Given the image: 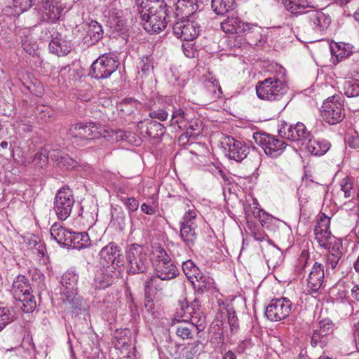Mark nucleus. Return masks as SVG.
I'll list each match as a JSON object with an SVG mask.
<instances>
[{
	"label": "nucleus",
	"instance_id": "obj_33",
	"mask_svg": "<svg viewBox=\"0 0 359 359\" xmlns=\"http://www.w3.org/2000/svg\"><path fill=\"white\" fill-rule=\"evenodd\" d=\"M191 116L187 110L181 107H173L170 120V125H177L182 129L187 127V123L189 121Z\"/></svg>",
	"mask_w": 359,
	"mask_h": 359
},
{
	"label": "nucleus",
	"instance_id": "obj_64",
	"mask_svg": "<svg viewBox=\"0 0 359 359\" xmlns=\"http://www.w3.org/2000/svg\"><path fill=\"white\" fill-rule=\"evenodd\" d=\"M60 167H65L67 169L72 168L75 165V161L68 155L65 154L60 156V159L57 164Z\"/></svg>",
	"mask_w": 359,
	"mask_h": 359
},
{
	"label": "nucleus",
	"instance_id": "obj_36",
	"mask_svg": "<svg viewBox=\"0 0 359 359\" xmlns=\"http://www.w3.org/2000/svg\"><path fill=\"white\" fill-rule=\"evenodd\" d=\"M254 205L255 206L252 210L254 217L259 220L262 227L269 229L276 219L262 209L257 208L258 203L257 201H254Z\"/></svg>",
	"mask_w": 359,
	"mask_h": 359
},
{
	"label": "nucleus",
	"instance_id": "obj_21",
	"mask_svg": "<svg viewBox=\"0 0 359 359\" xmlns=\"http://www.w3.org/2000/svg\"><path fill=\"white\" fill-rule=\"evenodd\" d=\"M215 319L217 322V325L222 326V328L226 327L228 325L232 332H236L238 327V319L236 312L232 306H227L217 313Z\"/></svg>",
	"mask_w": 359,
	"mask_h": 359
},
{
	"label": "nucleus",
	"instance_id": "obj_22",
	"mask_svg": "<svg viewBox=\"0 0 359 359\" xmlns=\"http://www.w3.org/2000/svg\"><path fill=\"white\" fill-rule=\"evenodd\" d=\"M176 0H173L175 2ZM199 0H177L175 18L177 20L189 18L199 8Z\"/></svg>",
	"mask_w": 359,
	"mask_h": 359
},
{
	"label": "nucleus",
	"instance_id": "obj_62",
	"mask_svg": "<svg viewBox=\"0 0 359 359\" xmlns=\"http://www.w3.org/2000/svg\"><path fill=\"white\" fill-rule=\"evenodd\" d=\"M13 6L18 8L19 11L25 12L32 7L33 0H12Z\"/></svg>",
	"mask_w": 359,
	"mask_h": 359
},
{
	"label": "nucleus",
	"instance_id": "obj_61",
	"mask_svg": "<svg viewBox=\"0 0 359 359\" xmlns=\"http://www.w3.org/2000/svg\"><path fill=\"white\" fill-rule=\"evenodd\" d=\"M138 68L140 69L143 74H149L153 68L151 59L147 56L143 57L138 65Z\"/></svg>",
	"mask_w": 359,
	"mask_h": 359
},
{
	"label": "nucleus",
	"instance_id": "obj_41",
	"mask_svg": "<svg viewBox=\"0 0 359 359\" xmlns=\"http://www.w3.org/2000/svg\"><path fill=\"white\" fill-rule=\"evenodd\" d=\"M234 0H212L211 6L217 15H223L233 9Z\"/></svg>",
	"mask_w": 359,
	"mask_h": 359
},
{
	"label": "nucleus",
	"instance_id": "obj_5",
	"mask_svg": "<svg viewBox=\"0 0 359 359\" xmlns=\"http://www.w3.org/2000/svg\"><path fill=\"white\" fill-rule=\"evenodd\" d=\"M154 255V274L161 280H170L180 274L177 266L164 248L161 246L157 247Z\"/></svg>",
	"mask_w": 359,
	"mask_h": 359
},
{
	"label": "nucleus",
	"instance_id": "obj_15",
	"mask_svg": "<svg viewBox=\"0 0 359 359\" xmlns=\"http://www.w3.org/2000/svg\"><path fill=\"white\" fill-rule=\"evenodd\" d=\"M278 133L282 138L292 142H304L311 136L305 125L301 122L292 125L281 121L278 124Z\"/></svg>",
	"mask_w": 359,
	"mask_h": 359
},
{
	"label": "nucleus",
	"instance_id": "obj_56",
	"mask_svg": "<svg viewBox=\"0 0 359 359\" xmlns=\"http://www.w3.org/2000/svg\"><path fill=\"white\" fill-rule=\"evenodd\" d=\"M319 329L318 330L322 333H325L326 335H328L330 338L332 339V327L333 323L332 321L328 318H325L319 323Z\"/></svg>",
	"mask_w": 359,
	"mask_h": 359
},
{
	"label": "nucleus",
	"instance_id": "obj_37",
	"mask_svg": "<svg viewBox=\"0 0 359 359\" xmlns=\"http://www.w3.org/2000/svg\"><path fill=\"white\" fill-rule=\"evenodd\" d=\"M180 236L184 244L189 248L194 245L197 239L195 227L180 225Z\"/></svg>",
	"mask_w": 359,
	"mask_h": 359
},
{
	"label": "nucleus",
	"instance_id": "obj_45",
	"mask_svg": "<svg viewBox=\"0 0 359 359\" xmlns=\"http://www.w3.org/2000/svg\"><path fill=\"white\" fill-rule=\"evenodd\" d=\"M78 275L74 271H67L61 277V288H77Z\"/></svg>",
	"mask_w": 359,
	"mask_h": 359
},
{
	"label": "nucleus",
	"instance_id": "obj_12",
	"mask_svg": "<svg viewBox=\"0 0 359 359\" xmlns=\"http://www.w3.org/2000/svg\"><path fill=\"white\" fill-rule=\"evenodd\" d=\"M306 15L307 32L316 36H322L329 28L332 18L329 14L321 10H309L304 11Z\"/></svg>",
	"mask_w": 359,
	"mask_h": 359
},
{
	"label": "nucleus",
	"instance_id": "obj_20",
	"mask_svg": "<svg viewBox=\"0 0 359 359\" xmlns=\"http://www.w3.org/2000/svg\"><path fill=\"white\" fill-rule=\"evenodd\" d=\"M325 272L322 264L315 262L307 278V290L310 294H314L324 286Z\"/></svg>",
	"mask_w": 359,
	"mask_h": 359
},
{
	"label": "nucleus",
	"instance_id": "obj_25",
	"mask_svg": "<svg viewBox=\"0 0 359 359\" xmlns=\"http://www.w3.org/2000/svg\"><path fill=\"white\" fill-rule=\"evenodd\" d=\"M42 19L46 22H55L60 19L63 8L54 0H46L42 4Z\"/></svg>",
	"mask_w": 359,
	"mask_h": 359
},
{
	"label": "nucleus",
	"instance_id": "obj_8",
	"mask_svg": "<svg viewBox=\"0 0 359 359\" xmlns=\"http://www.w3.org/2000/svg\"><path fill=\"white\" fill-rule=\"evenodd\" d=\"M100 263L102 266L121 273L124 261L121 248L114 242H110L99 252Z\"/></svg>",
	"mask_w": 359,
	"mask_h": 359
},
{
	"label": "nucleus",
	"instance_id": "obj_58",
	"mask_svg": "<svg viewBox=\"0 0 359 359\" xmlns=\"http://www.w3.org/2000/svg\"><path fill=\"white\" fill-rule=\"evenodd\" d=\"M150 119H158L161 121H164L168 118V113L163 108H158L157 109L151 110L149 113Z\"/></svg>",
	"mask_w": 359,
	"mask_h": 359
},
{
	"label": "nucleus",
	"instance_id": "obj_59",
	"mask_svg": "<svg viewBox=\"0 0 359 359\" xmlns=\"http://www.w3.org/2000/svg\"><path fill=\"white\" fill-rule=\"evenodd\" d=\"M330 218L323 215L318 219L314 231H330Z\"/></svg>",
	"mask_w": 359,
	"mask_h": 359
},
{
	"label": "nucleus",
	"instance_id": "obj_43",
	"mask_svg": "<svg viewBox=\"0 0 359 359\" xmlns=\"http://www.w3.org/2000/svg\"><path fill=\"white\" fill-rule=\"evenodd\" d=\"M331 338L325 333H322L318 330H315L311 337V345L314 347H319L323 348L325 347Z\"/></svg>",
	"mask_w": 359,
	"mask_h": 359
},
{
	"label": "nucleus",
	"instance_id": "obj_32",
	"mask_svg": "<svg viewBox=\"0 0 359 359\" xmlns=\"http://www.w3.org/2000/svg\"><path fill=\"white\" fill-rule=\"evenodd\" d=\"M162 280L156 274L147 279L144 283V293L147 299H151L153 294L163 291L164 285Z\"/></svg>",
	"mask_w": 359,
	"mask_h": 359
},
{
	"label": "nucleus",
	"instance_id": "obj_55",
	"mask_svg": "<svg viewBox=\"0 0 359 359\" xmlns=\"http://www.w3.org/2000/svg\"><path fill=\"white\" fill-rule=\"evenodd\" d=\"M120 200L128 212H133L137 210L139 202L135 197L121 196Z\"/></svg>",
	"mask_w": 359,
	"mask_h": 359
},
{
	"label": "nucleus",
	"instance_id": "obj_2",
	"mask_svg": "<svg viewBox=\"0 0 359 359\" xmlns=\"http://www.w3.org/2000/svg\"><path fill=\"white\" fill-rule=\"evenodd\" d=\"M11 292L18 301L17 306L25 313H32L36 307V302L32 294V290L29 281L23 275H18L14 279Z\"/></svg>",
	"mask_w": 359,
	"mask_h": 359
},
{
	"label": "nucleus",
	"instance_id": "obj_34",
	"mask_svg": "<svg viewBox=\"0 0 359 359\" xmlns=\"http://www.w3.org/2000/svg\"><path fill=\"white\" fill-rule=\"evenodd\" d=\"M330 48L332 55L336 57L339 61L348 57L353 53V46L349 43H333L330 44Z\"/></svg>",
	"mask_w": 359,
	"mask_h": 359
},
{
	"label": "nucleus",
	"instance_id": "obj_57",
	"mask_svg": "<svg viewBox=\"0 0 359 359\" xmlns=\"http://www.w3.org/2000/svg\"><path fill=\"white\" fill-rule=\"evenodd\" d=\"M282 4L285 6V9L294 15H299L304 14V12L299 11L297 3L293 0H281Z\"/></svg>",
	"mask_w": 359,
	"mask_h": 359
},
{
	"label": "nucleus",
	"instance_id": "obj_51",
	"mask_svg": "<svg viewBox=\"0 0 359 359\" xmlns=\"http://www.w3.org/2000/svg\"><path fill=\"white\" fill-rule=\"evenodd\" d=\"M308 259V252L305 250H303L294 265V271L298 276H300L304 273L305 267L307 264Z\"/></svg>",
	"mask_w": 359,
	"mask_h": 359
},
{
	"label": "nucleus",
	"instance_id": "obj_63",
	"mask_svg": "<svg viewBox=\"0 0 359 359\" xmlns=\"http://www.w3.org/2000/svg\"><path fill=\"white\" fill-rule=\"evenodd\" d=\"M346 79H352L359 83V62L352 64L346 74Z\"/></svg>",
	"mask_w": 359,
	"mask_h": 359
},
{
	"label": "nucleus",
	"instance_id": "obj_3",
	"mask_svg": "<svg viewBox=\"0 0 359 359\" xmlns=\"http://www.w3.org/2000/svg\"><path fill=\"white\" fill-rule=\"evenodd\" d=\"M125 258L127 273L130 275L144 273L149 268L147 255L140 245L133 243L127 245Z\"/></svg>",
	"mask_w": 359,
	"mask_h": 359
},
{
	"label": "nucleus",
	"instance_id": "obj_48",
	"mask_svg": "<svg viewBox=\"0 0 359 359\" xmlns=\"http://www.w3.org/2000/svg\"><path fill=\"white\" fill-rule=\"evenodd\" d=\"M198 215V211L196 209H189L186 211L182 217V219L180 222V225L191 226V227H197L196 224V218Z\"/></svg>",
	"mask_w": 359,
	"mask_h": 359
},
{
	"label": "nucleus",
	"instance_id": "obj_4",
	"mask_svg": "<svg viewBox=\"0 0 359 359\" xmlns=\"http://www.w3.org/2000/svg\"><path fill=\"white\" fill-rule=\"evenodd\" d=\"M223 144L224 149L227 151L226 155L230 159L241 162L249 155L255 166L259 165L262 162V155L259 152L255 149L250 150L246 143L237 140L233 137H226Z\"/></svg>",
	"mask_w": 359,
	"mask_h": 359
},
{
	"label": "nucleus",
	"instance_id": "obj_27",
	"mask_svg": "<svg viewBox=\"0 0 359 359\" xmlns=\"http://www.w3.org/2000/svg\"><path fill=\"white\" fill-rule=\"evenodd\" d=\"M60 299L72 309H81L82 298L77 293V288H60Z\"/></svg>",
	"mask_w": 359,
	"mask_h": 359
},
{
	"label": "nucleus",
	"instance_id": "obj_30",
	"mask_svg": "<svg viewBox=\"0 0 359 359\" xmlns=\"http://www.w3.org/2000/svg\"><path fill=\"white\" fill-rule=\"evenodd\" d=\"M307 141V149L314 156L324 155L331 147V143L324 139H311L310 137Z\"/></svg>",
	"mask_w": 359,
	"mask_h": 359
},
{
	"label": "nucleus",
	"instance_id": "obj_10",
	"mask_svg": "<svg viewBox=\"0 0 359 359\" xmlns=\"http://www.w3.org/2000/svg\"><path fill=\"white\" fill-rule=\"evenodd\" d=\"M174 321L178 323L175 326L177 336L184 340L192 339L196 334L198 335L206 327V322L201 317H198L197 320L196 318L189 319L186 317L179 318L176 313Z\"/></svg>",
	"mask_w": 359,
	"mask_h": 359
},
{
	"label": "nucleus",
	"instance_id": "obj_46",
	"mask_svg": "<svg viewBox=\"0 0 359 359\" xmlns=\"http://www.w3.org/2000/svg\"><path fill=\"white\" fill-rule=\"evenodd\" d=\"M343 90L348 97H358L359 96V83L354 82L352 79H346Z\"/></svg>",
	"mask_w": 359,
	"mask_h": 359
},
{
	"label": "nucleus",
	"instance_id": "obj_1",
	"mask_svg": "<svg viewBox=\"0 0 359 359\" xmlns=\"http://www.w3.org/2000/svg\"><path fill=\"white\" fill-rule=\"evenodd\" d=\"M139 14L143 28L149 33H160L168 21L167 5L164 0H137Z\"/></svg>",
	"mask_w": 359,
	"mask_h": 359
},
{
	"label": "nucleus",
	"instance_id": "obj_54",
	"mask_svg": "<svg viewBox=\"0 0 359 359\" xmlns=\"http://www.w3.org/2000/svg\"><path fill=\"white\" fill-rule=\"evenodd\" d=\"M139 102L137 100L132 97H128L123 99L120 102L119 107L121 111H126L127 112L130 113L133 111V108H136Z\"/></svg>",
	"mask_w": 359,
	"mask_h": 359
},
{
	"label": "nucleus",
	"instance_id": "obj_6",
	"mask_svg": "<svg viewBox=\"0 0 359 359\" xmlns=\"http://www.w3.org/2000/svg\"><path fill=\"white\" fill-rule=\"evenodd\" d=\"M104 131L101 125L98 123H78L71 126L68 135L74 143L84 145L89 140L100 137Z\"/></svg>",
	"mask_w": 359,
	"mask_h": 359
},
{
	"label": "nucleus",
	"instance_id": "obj_35",
	"mask_svg": "<svg viewBox=\"0 0 359 359\" xmlns=\"http://www.w3.org/2000/svg\"><path fill=\"white\" fill-rule=\"evenodd\" d=\"M71 236V241H69L67 247L80 250L86 248L90 245V239L88 234L86 232H72Z\"/></svg>",
	"mask_w": 359,
	"mask_h": 359
},
{
	"label": "nucleus",
	"instance_id": "obj_17",
	"mask_svg": "<svg viewBox=\"0 0 359 359\" xmlns=\"http://www.w3.org/2000/svg\"><path fill=\"white\" fill-rule=\"evenodd\" d=\"M172 27L174 34L183 41H193L199 34L201 27L194 22L186 19L177 20Z\"/></svg>",
	"mask_w": 359,
	"mask_h": 359
},
{
	"label": "nucleus",
	"instance_id": "obj_11",
	"mask_svg": "<svg viewBox=\"0 0 359 359\" xmlns=\"http://www.w3.org/2000/svg\"><path fill=\"white\" fill-rule=\"evenodd\" d=\"M321 116L329 124L334 125L341 122L344 116V108L341 97L333 95L328 97L321 107Z\"/></svg>",
	"mask_w": 359,
	"mask_h": 359
},
{
	"label": "nucleus",
	"instance_id": "obj_14",
	"mask_svg": "<svg viewBox=\"0 0 359 359\" xmlns=\"http://www.w3.org/2000/svg\"><path fill=\"white\" fill-rule=\"evenodd\" d=\"M253 137L256 143L262 147L264 153L271 158L280 156L287 146L284 141L268 133H254Z\"/></svg>",
	"mask_w": 359,
	"mask_h": 359
},
{
	"label": "nucleus",
	"instance_id": "obj_24",
	"mask_svg": "<svg viewBox=\"0 0 359 359\" xmlns=\"http://www.w3.org/2000/svg\"><path fill=\"white\" fill-rule=\"evenodd\" d=\"M177 316L179 318H196L201 317L204 318V322H206V318L203 313L201 310V304L198 299H194L190 305L187 302H182L180 305V308L177 310Z\"/></svg>",
	"mask_w": 359,
	"mask_h": 359
},
{
	"label": "nucleus",
	"instance_id": "obj_50",
	"mask_svg": "<svg viewBox=\"0 0 359 359\" xmlns=\"http://www.w3.org/2000/svg\"><path fill=\"white\" fill-rule=\"evenodd\" d=\"M201 122L198 119H193L190 118L189 121L187 123V132L189 135H192L193 138L197 137L201 130Z\"/></svg>",
	"mask_w": 359,
	"mask_h": 359
},
{
	"label": "nucleus",
	"instance_id": "obj_52",
	"mask_svg": "<svg viewBox=\"0 0 359 359\" xmlns=\"http://www.w3.org/2000/svg\"><path fill=\"white\" fill-rule=\"evenodd\" d=\"M13 320L11 311L5 307L0 308V331Z\"/></svg>",
	"mask_w": 359,
	"mask_h": 359
},
{
	"label": "nucleus",
	"instance_id": "obj_47",
	"mask_svg": "<svg viewBox=\"0 0 359 359\" xmlns=\"http://www.w3.org/2000/svg\"><path fill=\"white\" fill-rule=\"evenodd\" d=\"M315 238L318 244L325 249H330L332 244L330 231H314Z\"/></svg>",
	"mask_w": 359,
	"mask_h": 359
},
{
	"label": "nucleus",
	"instance_id": "obj_38",
	"mask_svg": "<svg viewBox=\"0 0 359 359\" xmlns=\"http://www.w3.org/2000/svg\"><path fill=\"white\" fill-rule=\"evenodd\" d=\"M339 191L337 192V196L341 199L342 196L344 198H348L353 196L354 190L353 187V179L346 177L342 179L339 184Z\"/></svg>",
	"mask_w": 359,
	"mask_h": 359
},
{
	"label": "nucleus",
	"instance_id": "obj_9",
	"mask_svg": "<svg viewBox=\"0 0 359 359\" xmlns=\"http://www.w3.org/2000/svg\"><path fill=\"white\" fill-rule=\"evenodd\" d=\"M118 65L114 54L105 53L93 62L88 74L96 79H106L116 72Z\"/></svg>",
	"mask_w": 359,
	"mask_h": 359
},
{
	"label": "nucleus",
	"instance_id": "obj_18",
	"mask_svg": "<svg viewBox=\"0 0 359 359\" xmlns=\"http://www.w3.org/2000/svg\"><path fill=\"white\" fill-rule=\"evenodd\" d=\"M137 128L142 137L147 140H161L166 132L163 124L149 118L139 121Z\"/></svg>",
	"mask_w": 359,
	"mask_h": 359
},
{
	"label": "nucleus",
	"instance_id": "obj_49",
	"mask_svg": "<svg viewBox=\"0 0 359 359\" xmlns=\"http://www.w3.org/2000/svg\"><path fill=\"white\" fill-rule=\"evenodd\" d=\"M22 47L24 50L30 55L36 54L38 44L36 41L29 36H25L22 39Z\"/></svg>",
	"mask_w": 359,
	"mask_h": 359
},
{
	"label": "nucleus",
	"instance_id": "obj_28",
	"mask_svg": "<svg viewBox=\"0 0 359 359\" xmlns=\"http://www.w3.org/2000/svg\"><path fill=\"white\" fill-rule=\"evenodd\" d=\"M72 231H69L62 226L55 223L51 226L50 233L52 238L55 240L58 244L63 246H68Z\"/></svg>",
	"mask_w": 359,
	"mask_h": 359
},
{
	"label": "nucleus",
	"instance_id": "obj_31",
	"mask_svg": "<svg viewBox=\"0 0 359 359\" xmlns=\"http://www.w3.org/2000/svg\"><path fill=\"white\" fill-rule=\"evenodd\" d=\"M194 289L199 293L203 294L215 287V280L208 274L203 272L191 282Z\"/></svg>",
	"mask_w": 359,
	"mask_h": 359
},
{
	"label": "nucleus",
	"instance_id": "obj_60",
	"mask_svg": "<svg viewBox=\"0 0 359 359\" xmlns=\"http://www.w3.org/2000/svg\"><path fill=\"white\" fill-rule=\"evenodd\" d=\"M250 231L255 240L259 242L264 241H270L269 236L262 229H258L256 226H250Z\"/></svg>",
	"mask_w": 359,
	"mask_h": 359
},
{
	"label": "nucleus",
	"instance_id": "obj_29",
	"mask_svg": "<svg viewBox=\"0 0 359 359\" xmlns=\"http://www.w3.org/2000/svg\"><path fill=\"white\" fill-rule=\"evenodd\" d=\"M86 36L84 42L89 45H93L103 37L104 32L102 25L95 20H91L88 25Z\"/></svg>",
	"mask_w": 359,
	"mask_h": 359
},
{
	"label": "nucleus",
	"instance_id": "obj_53",
	"mask_svg": "<svg viewBox=\"0 0 359 359\" xmlns=\"http://www.w3.org/2000/svg\"><path fill=\"white\" fill-rule=\"evenodd\" d=\"M110 26L119 32H124L127 27L126 20L123 17L118 15L113 16L111 18Z\"/></svg>",
	"mask_w": 359,
	"mask_h": 359
},
{
	"label": "nucleus",
	"instance_id": "obj_26",
	"mask_svg": "<svg viewBox=\"0 0 359 359\" xmlns=\"http://www.w3.org/2000/svg\"><path fill=\"white\" fill-rule=\"evenodd\" d=\"M49 50L58 56L67 55L71 50L70 42L62 38V36L56 32V35H51L49 42Z\"/></svg>",
	"mask_w": 359,
	"mask_h": 359
},
{
	"label": "nucleus",
	"instance_id": "obj_23",
	"mask_svg": "<svg viewBox=\"0 0 359 359\" xmlns=\"http://www.w3.org/2000/svg\"><path fill=\"white\" fill-rule=\"evenodd\" d=\"M121 275L116 271H112L103 266V269L95 274L93 287L96 290L104 289L112 285L114 278H117Z\"/></svg>",
	"mask_w": 359,
	"mask_h": 359
},
{
	"label": "nucleus",
	"instance_id": "obj_16",
	"mask_svg": "<svg viewBox=\"0 0 359 359\" xmlns=\"http://www.w3.org/2000/svg\"><path fill=\"white\" fill-rule=\"evenodd\" d=\"M291 308L292 303L288 299H273L266 306L265 316L271 321H280L289 316Z\"/></svg>",
	"mask_w": 359,
	"mask_h": 359
},
{
	"label": "nucleus",
	"instance_id": "obj_7",
	"mask_svg": "<svg viewBox=\"0 0 359 359\" xmlns=\"http://www.w3.org/2000/svg\"><path fill=\"white\" fill-rule=\"evenodd\" d=\"M256 92L259 98L266 100H278L286 92L284 79L275 76L265 79L258 82Z\"/></svg>",
	"mask_w": 359,
	"mask_h": 359
},
{
	"label": "nucleus",
	"instance_id": "obj_44",
	"mask_svg": "<svg viewBox=\"0 0 359 359\" xmlns=\"http://www.w3.org/2000/svg\"><path fill=\"white\" fill-rule=\"evenodd\" d=\"M49 158V152L44 148H41L35 154L33 159L22 160L24 165H28L31 163L35 161L36 165L42 167L43 165L47 164Z\"/></svg>",
	"mask_w": 359,
	"mask_h": 359
},
{
	"label": "nucleus",
	"instance_id": "obj_42",
	"mask_svg": "<svg viewBox=\"0 0 359 359\" xmlns=\"http://www.w3.org/2000/svg\"><path fill=\"white\" fill-rule=\"evenodd\" d=\"M203 348V344L199 341L189 344L182 351V358L184 359H193L202 351Z\"/></svg>",
	"mask_w": 359,
	"mask_h": 359
},
{
	"label": "nucleus",
	"instance_id": "obj_19",
	"mask_svg": "<svg viewBox=\"0 0 359 359\" xmlns=\"http://www.w3.org/2000/svg\"><path fill=\"white\" fill-rule=\"evenodd\" d=\"M222 30L229 34H251L257 27L252 24L243 22L238 16H228L220 23Z\"/></svg>",
	"mask_w": 359,
	"mask_h": 359
},
{
	"label": "nucleus",
	"instance_id": "obj_40",
	"mask_svg": "<svg viewBox=\"0 0 359 359\" xmlns=\"http://www.w3.org/2000/svg\"><path fill=\"white\" fill-rule=\"evenodd\" d=\"M182 268L184 273L191 283L202 272L191 259L183 262Z\"/></svg>",
	"mask_w": 359,
	"mask_h": 359
},
{
	"label": "nucleus",
	"instance_id": "obj_39",
	"mask_svg": "<svg viewBox=\"0 0 359 359\" xmlns=\"http://www.w3.org/2000/svg\"><path fill=\"white\" fill-rule=\"evenodd\" d=\"M341 255L342 253L338 248H333L332 250L329 251V252L325 256V262L327 271L330 269L334 270L337 268L341 258Z\"/></svg>",
	"mask_w": 359,
	"mask_h": 359
},
{
	"label": "nucleus",
	"instance_id": "obj_13",
	"mask_svg": "<svg viewBox=\"0 0 359 359\" xmlns=\"http://www.w3.org/2000/svg\"><path fill=\"white\" fill-rule=\"evenodd\" d=\"M74 202L73 192L67 186L57 191L54 200V210L58 219L65 220L69 217Z\"/></svg>",
	"mask_w": 359,
	"mask_h": 359
}]
</instances>
